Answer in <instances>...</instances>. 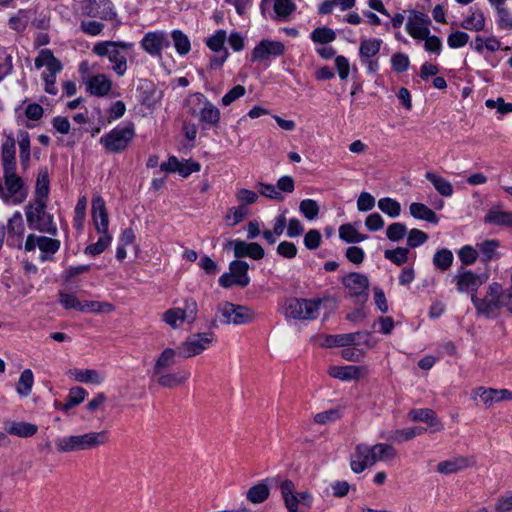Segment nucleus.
Wrapping results in <instances>:
<instances>
[{"instance_id":"obj_1","label":"nucleus","mask_w":512,"mask_h":512,"mask_svg":"<svg viewBox=\"0 0 512 512\" xmlns=\"http://www.w3.org/2000/svg\"><path fill=\"white\" fill-rule=\"evenodd\" d=\"M396 456L397 452L390 444L378 443L374 446L358 444L351 456L350 466L354 473H361L378 461L392 460Z\"/></svg>"},{"instance_id":"obj_2","label":"nucleus","mask_w":512,"mask_h":512,"mask_svg":"<svg viewBox=\"0 0 512 512\" xmlns=\"http://www.w3.org/2000/svg\"><path fill=\"white\" fill-rule=\"evenodd\" d=\"M109 441L108 432H88L79 435L59 437L55 440L56 449L59 453H72L84 450L96 449Z\"/></svg>"},{"instance_id":"obj_3","label":"nucleus","mask_w":512,"mask_h":512,"mask_svg":"<svg viewBox=\"0 0 512 512\" xmlns=\"http://www.w3.org/2000/svg\"><path fill=\"white\" fill-rule=\"evenodd\" d=\"M133 48L132 43L123 41H102L93 46L92 51L100 56L107 57L113 64L112 69L118 76H123L127 70L125 51Z\"/></svg>"},{"instance_id":"obj_4","label":"nucleus","mask_w":512,"mask_h":512,"mask_svg":"<svg viewBox=\"0 0 512 512\" xmlns=\"http://www.w3.org/2000/svg\"><path fill=\"white\" fill-rule=\"evenodd\" d=\"M47 201L33 202L26 206V220L31 229L55 236L57 227L53 216L46 211Z\"/></svg>"},{"instance_id":"obj_5","label":"nucleus","mask_w":512,"mask_h":512,"mask_svg":"<svg viewBox=\"0 0 512 512\" xmlns=\"http://www.w3.org/2000/svg\"><path fill=\"white\" fill-rule=\"evenodd\" d=\"M471 301L478 314L487 318L495 317L497 310L504 307L503 288L499 283L494 282L488 286L484 298L479 299L473 294Z\"/></svg>"},{"instance_id":"obj_6","label":"nucleus","mask_w":512,"mask_h":512,"mask_svg":"<svg viewBox=\"0 0 512 512\" xmlns=\"http://www.w3.org/2000/svg\"><path fill=\"white\" fill-rule=\"evenodd\" d=\"M43 66L46 67V71L42 73L45 82V91L51 95H56L58 92L55 86L56 75L62 70V64L53 55L51 50L43 49L35 59V67L39 69Z\"/></svg>"},{"instance_id":"obj_7","label":"nucleus","mask_w":512,"mask_h":512,"mask_svg":"<svg viewBox=\"0 0 512 512\" xmlns=\"http://www.w3.org/2000/svg\"><path fill=\"white\" fill-rule=\"evenodd\" d=\"M216 318L223 324L243 325L255 319V312L247 306L226 301L218 304Z\"/></svg>"},{"instance_id":"obj_8","label":"nucleus","mask_w":512,"mask_h":512,"mask_svg":"<svg viewBox=\"0 0 512 512\" xmlns=\"http://www.w3.org/2000/svg\"><path fill=\"white\" fill-rule=\"evenodd\" d=\"M134 136L133 124L117 126L100 138V144L110 153H119L127 149Z\"/></svg>"},{"instance_id":"obj_9","label":"nucleus","mask_w":512,"mask_h":512,"mask_svg":"<svg viewBox=\"0 0 512 512\" xmlns=\"http://www.w3.org/2000/svg\"><path fill=\"white\" fill-rule=\"evenodd\" d=\"M320 304V300L290 298L284 304V314L287 318L312 320L316 318Z\"/></svg>"},{"instance_id":"obj_10","label":"nucleus","mask_w":512,"mask_h":512,"mask_svg":"<svg viewBox=\"0 0 512 512\" xmlns=\"http://www.w3.org/2000/svg\"><path fill=\"white\" fill-rule=\"evenodd\" d=\"M213 341V333H197L181 343L178 347V354L183 358L199 355L208 349Z\"/></svg>"},{"instance_id":"obj_11","label":"nucleus","mask_w":512,"mask_h":512,"mask_svg":"<svg viewBox=\"0 0 512 512\" xmlns=\"http://www.w3.org/2000/svg\"><path fill=\"white\" fill-rule=\"evenodd\" d=\"M430 24L431 20L427 14L417 10H411L405 28L412 38L422 40L424 37H428L430 33Z\"/></svg>"},{"instance_id":"obj_12","label":"nucleus","mask_w":512,"mask_h":512,"mask_svg":"<svg viewBox=\"0 0 512 512\" xmlns=\"http://www.w3.org/2000/svg\"><path fill=\"white\" fill-rule=\"evenodd\" d=\"M226 40L227 33L222 29L217 30L213 35L207 38L206 45L210 50L216 53V55H214L210 60L211 68L222 66L228 58L229 53L224 47Z\"/></svg>"},{"instance_id":"obj_13","label":"nucleus","mask_w":512,"mask_h":512,"mask_svg":"<svg viewBox=\"0 0 512 512\" xmlns=\"http://www.w3.org/2000/svg\"><path fill=\"white\" fill-rule=\"evenodd\" d=\"M6 190L13 197V205L20 204L27 198L28 192L24 189V182L16 173V169L3 170Z\"/></svg>"},{"instance_id":"obj_14","label":"nucleus","mask_w":512,"mask_h":512,"mask_svg":"<svg viewBox=\"0 0 512 512\" xmlns=\"http://www.w3.org/2000/svg\"><path fill=\"white\" fill-rule=\"evenodd\" d=\"M285 52V46L280 41L273 40H261L258 45L255 46L251 53V61H264L270 57H278L283 55Z\"/></svg>"},{"instance_id":"obj_15","label":"nucleus","mask_w":512,"mask_h":512,"mask_svg":"<svg viewBox=\"0 0 512 512\" xmlns=\"http://www.w3.org/2000/svg\"><path fill=\"white\" fill-rule=\"evenodd\" d=\"M342 283L348 289L350 296L368 298L369 280L364 274L350 273L343 277Z\"/></svg>"},{"instance_id":"obj_16","label":"nucleus","mask_w":512,"mask_h":512,"mask_svg":"<svg viewBox=\"0 0 512 512\" xmlns=\"http://www.w3.org/2000/svg\"><path fill=\"white\" fill-rule=\"evenodd\" d=\"M226 246L233 248L236 258L250 257L254 260H260L265 255L262 246L256 242L247 243L242 240H230Z\"/></svg>"},{"instance_id":"obj_17","label":"nucleus","mask_w":512,"mask_h":512,"mask_svg":"<svg viewBox=\"0 0 512 512\" xmlns=\"http://www.w3.org/2000/svg\"><path fill=\"white\" fill-rule=\"evenodd\" d=\"M485 280L486 279L470 270H464L463 272L458 271V273L454 276L457 290L461 293L471 292L472 295L475 294V292L485 282Z\"/></svg>"},{"instance_id":"obj_18","label":"nucleus","mask_w":512,"mask_h":512,"mask_svg":"<svg viewBox=\"0 0 512 512\" xmlns=\"http://www.w3.org/2000/svg\"><path fill=\"white\" fill-rule=\"evenodd\" d=\"M473 395L478 396L487 408L501 401L512 400V392L508 389L478 387Z\"/></svg>"},{"instance_id":"obj_19","label":"nucleus","mask_w":512,"mask_h":512,"mask_svg":"<svg viewBox=\"0 0 512 512\" xmlns=\"http://www.w3.org/2000/svg\"><path fill=\"white\" fill-rule=\"evenodd\" d=\"M358 337H365L363 341L365 345L371 346L369 343L370 333L359 331L355 333L330 335L326 338V346L328 347H345L351 345H360L361 342L357 341Z\"/></svg>"},{"instance_id":"obj_20","label":"nucleus","mask_w":512,"mask_h":512,"mask_svg":"<svg viewBox=\"0 0 512 512\" xmlns=\"http://www.w3.org/2000/svg\"><path fill=\"white\" fill-rule=\"evenodd\" d=\"M151 378L154 379L159 386L172 389L183 385L190 378V372L184 369L176 372L166 371L161 374L151 375Z\"/></svg>"},{"instance_id":"obj_21","label":"nucleus","mask_w":512,"mask_h":512,"mask_svg":"<svg viewBox=\"0 0 512 512\" xmlns=\"http://www.w3.org/2000/svg\"><path fill=\"white\" fill-rule=\"evenodd\" d=\"M166 33L163 31L148 32L141 41V47L150 55H160L164 46H168Z\"/></svg>"},{"instance_id":"obj_22","label":"nucleus","mask_w":512,"mask_h":512,"mask_svg":"<svg viewBox=\"0 0 512 512\" xmlns=\"http://www.w3.org/2000/svg\"><path fill=\"white\" fill-rule=\"evenodd\" d=\"M92 220L97 232L108 231L109 218L105 201L101 196H95L92 199Z\"/></svg>"},{"instance_id":"obj_23","label":"nucleus","mask_w":512,"mask_h":512,"mask_svg":"<svg viewBox=\"0 0 512 512\" xmlns=\"http://www.w3.org/2000/svg\"><path fill=\"white\" fill-rule=\"evenodd\" d=\"M483 221L493 226L512 228V211H505L501 205H495L487 211Z\"/></svg>"},{"instance_id":"obj_24","label":"nucleus","mask_w":512,"mask_h":512,"mask_svg":"<svg viewBox=\"0 0 512 512\" xmlns=\"http://www.w3.org/2000/svg\"><path fill=\"white\" fill-rule=\"evenodd\" d=\"M1 162L3 170L16 169V141L12 134L7 135L1 146Z\"/></svg>"},{"instance_id":"obj_25","label":"nucleus","mask_w":512,"mask_h":512,"mask_svg":"<svg viewBox=\"0 0 512 512\" xmlns=\"http://www.w3.org/2000/svg\"><path fill=\"white\" fill-rule=\"evenodd\" d=\"M4 430L7 434L27 438L35 435L38 431V427L35 424L23 421H5Z\"/></svg>"},{"instance_id":"obj_26","label":"nucleus","mask_w":512,"mask_h":512,"mask_svg":"<svg viewBox=\"0 0 512 512\" xmlns=\"http://www.w3.org/2000/svg\"><path fill=\"white\" fill-rule=\"evenodd\" d=\"M177 351L172 348H165L155 360L152 375L169 371L176 364Z\"/></svg>"},{"instance_id":"obj_27","label":"nucleus","mask_w":512,"mask_h":512,"mask_svg":"<svg viewBox=\"0 0 512 512\" xmlns=\"http://www.w3.org/2000/svg\"><path fill=\"white\" fill-rule=\"evenodd\" d=\"M112 83L105 74H97L87 81L88 91L97 97H103L111 90Z\"/></svg>"},{"instance_id":"obj_28","label":"nucleus","mask_w":512,"mask_h":512,"mask_svg":"<svg viewBox=\"0 0 512 512\" xmlns=\"http://www.w3.org/2000/svg\"><path fill=\"white\" fill-rule=\"evenodd\" d=\"M364 370L360 366H331L328 369V374L342 381L356 380L361 376Z\"/></svg>"},{"instance_id":"obj_29","label":"nucleus","mask_w":512,"mask_h":512,"mask_svg":"<svg viewBox=\"0 0 512 512\" xmlns=\"http://www.w3.org/2000/svg\"><path fill=\"white\" fill-rule=\"evenodd\" d=\"M249 264L243 260H234L229 264V272L235 278L238 286L246 287L250 283L248 276Z\"/></svg>"},{"instance_id":"obj_30","label":"nucleus","mask_w":512,"mask_h":512,"mask_svg":"<svg viewBox=\"0 0 512 512\" xmlns=\"http://www.w3.org/2000/svg\"><path fill=\"white\" fill-rule=\"evenodd\" d=\"M87 14L104 20H113L116 17V12L110 0H94V7Z\"/></svg>"},{"instance_id":"obj_31","label":"nucleus","mask_w":512,"mask_h":512,"mask_svg":"<svg viewBox=\"0 0 512 512\" xmlns=\"http://www.w3.org/2000/svg\"><path fill=\"white\" fill-rule=\"evenodd\" d=\"M70 376L77 382L91 383L99 385L104 381V375L94 369H73L70 370Z\"/></svg>"},{"instance_id":"obj_32","label":"nucleus","mask_w":512,"mask_h":512,"mask_svg":"<svg viewBox=\"0 0 512 512\" xmlns=\"http://www.w3.org/2000/svg\"><path fill=\"white\" fill-rule=\"evenodd\" d=\"M485 25L486 19L484 13L480 9H471V14L461 22V27L463 29L475 32L484 30Z\"/></svg>"},{"instance_id":"obj_33","label":"nucleus","mask_w":512,"mask_h":512,"mask_svg":"<svg viewBox=\"0 0 512 512\" xmlns=\"http://www.w3.org/2000/svg\"><path fill=\"white\" fill-rule=\"evenodd\" d=\"M425 432V429L422 427H411V428H405V429H398L395 431H391L387 436L382 435V437L386 438L387 440L396 442V443H402L408 440L413 439L417 435H421Z\"/></svg>"},{"instance_id":"obj_34","label":"nucleus","mask_w":512,"mask_h":512,"mask_svg":"<svg viewBox=\"0 0 512 512\" xmlns=\"http://www.w3.org/2000/svg\"><path fill=\"white\" fill-rule=\"evenodd\" d=\"M469 466L468 459L465 457H455L442 461L437 465V471L441 474H452L461 471Z\"/></svg>"},{"instance_id":"obj_35","label":"nucleus","mask_w":512,"mask_h":512,"mask_svg":"<svg viewBox=\"0 0 512 512\" xmlns=\"http://www.w3.org/2000/svg\"><path fill=\"white\" fill-rule=\"evenodd\" d=\"M196 118H198L201 123L216 126L220 121V111L213 103L208 101L204 103L203 108Z\"/></svg>"},{"instance_id":"obj_36","label":"nucleus","mask_w":512,"mask_h":512,"mask_svg":"<svg viewBox=\"0 0 512 512\" xmlns=\"http://www.w3.org/2000/svg\"><path fill=\"white\" fill-rule=\"evenodd\" d=\"M425 178L433 184L434 188L440 195L450 197L453 194V185L442 176L434 172H427L425 174Z\"/></svg>"},{"instance_id":"obj_37","label":"nucleus","mask_w":512,"mask_h":512,"mask_svg":"<svg viewBox=\"0 0 512 512\" xmlns=\"http://www.w3.org/2000/svg\"><path fill=\"white\" fill-rule=\"evenodd\" d=\"M409 417L413 421H420L427 423L431 427H436V430H441L442 426L431 409H414L409 412Z\"/></svg>"},{"instance_id":"obj_38","label":"nucleus","mask_w":512,"mask_h":512,"mask_svg":"<svg viewBox=\"0 0 512 512\" xmlns=\"http://www.w3.org/2000/svg\"><path fill=\"white\" fill-rule=\"evenodd\" d=\"M49 194V176L47 169L39 171L36 186L34 202L47 201Z\"/></svg>"},{"instance_id":"obj_39","label":"nucleus","mask_w":512,"mask_h":512,"mask_svg":"<svg viewBox=\"0 0 512 512\" xmlns=\"http://www.w3.org/2000/svg\"><path fill=\"white\" fill-rule=\"evenodd\" d=\"M381 39H362L359 47V56L361 60H369L376 56L381 48Z\"/></svg>"},{"instance_id":"obj_40","label":"nucleus","mask_w":512,"mask_h":512,"mask_svg":"<svg viewBox=\"0 0 512 512\" xmlns=\"http://www.w3.org/2000/svg\"><path fill=\"white\" fill-rule=\"evenodd\" d=\"M410 214L417 219L425 220L429 223L436 224L438 217L436 213L425 204L414 202L410 205Z\"/></svg>"},{"instance_id":"obj_41","label":"nucleus","mask_w":512,"mask_h":512,"mask_svg":"<svg viewBox=\"0 0 512 512\" xmlns=\"http://www.w3.org/2000/svg\"><path fill=\"white\" fill-rule=\"evenodd\" d=\"M499 247V241L498 240H486L480 244H477V250L478 253L481 255V260L483 262H489L493 258H496L497 255V248Z\"/></svg>"},{"instance_id":"obj_42","label":"nucleus","mask_w":512,"mask_h":512,"mask_svg":"<svg viewBox=\"0 0 512 512\" xmlns=\"http://www.w3.org/2000/svg\"><path fill=\"white\" fill-rule=\"evenodd\" d=\"M339 237L347 243H358L367 239V235L359 233L351 224L340 226Z\"/></svg>"},{"instance_id":"obj_43","label":"nucleus","mask_w":512,"mask_h":512,"mask_svg":"<svg viewBox=\"0 0 512 512\" xmlns=\"http://www.w3.org/2000/svg\"><path fill=\"white\" fill-rule=\"evenodd\" d=\"M209 100L200 92L190 94L186 99L187 112L193 117H197L200 110L203 108L204 103Z\"/></svg>"},{"instance_id":"obj_44","label":"nucleus","mask_w":512,"mask_h":512,"mask_svg":"<svg viewBox=\"0 0 512 512\" xmlns=\"http://www.w3.org/2000/svg\"><path fill=\"white\" fill-rule=\"evenodd\" d=\"M269 488L265 483L252 486L246 493L247 499L255 504L264 502L269 497Z\"/></svg>"},{"instance_id":"obj_45","label":"nucleus","mask_w":512,"mask_h":512,"mask_svg":"<svg viewBox=\"0 0 512 512\" xmlns=\"http://www.w3.org/2000/svg\"><path fill=\"white\" fill-rule=\"evenodd\" d=\"M98 233L101 234V237L98 239L96 243L88 245L85 248L84 252L86 254L97 256L104 252L107 249V247L111 244L112 236L108 233V231Z\"/></svg>"},{"instance_id":"obj_46","label":"nucleus","mask_w":512,"mask_h":512,"mask_svg":"<svg viewBox=\"0 0 512 512\" xmlns=\"http://www.w3.org/2000/svg\"><path fill=\"white\" fill-rule=\"evenodd\" d=\"M34 384L33 372L30 369H25L18 380L16 390L21 396H28Z\"/></svg>"},{"instance_id":"obj_47","label":"nucleus","mask_w":512,"mask_h":512,"mask_svg":"<svg viewBox=\"0 0 512 512\" xmlns=\"http://www.w3.org/2000/svg\"><path fill=\"white\" fill-rule=\"evenodd\" d=\"M24 222L20 212H15L13 216L8 220L7 230L9 238L17 237L20 239L24 233Z\"/></svg>"},{"instance_id":"obj_48","label":"nucleus","mask_w":512,"mask_h":512,"mask_svg":"<svg viewBox=\"0 0 512 512\" xmlns=\"http://www.w3.org/2000/svg\"><path fill=\"white\" fill-rule=\"evenodd\" d=\"M453 259V253L449 249H441L434 254L433 264L437 269L446 271L451 267Z\"/></svg>"},{"instance_id":"obj_49","label":"nucleus","mask_w":512,"mask_h":512,"mask_svg":"<svg viewBox=\"0 0 512 512\" xmlns=\"http://www.w3.org/2000/svg\"><path fill=\"white\" fill-rule=\"evenodd\" d=\"M171 37L177 52L180 55H186L191 50V43L186 34L180 30H173Z\"/></svg>"},{"instance_id":"obj_50","label":"nucleus","mask_w":512,"mask_h":512,"mask_svg":"<svg viewBox=\"0 0 512 512\" xmlns=\"http://www.w3.org/2000/svg\"><path fill=\"white\" fill-rule=\"evenodd\" d=\"M378 208L392 218L398 217L401 213L400 203L389 197L379 199Z\"/></svg>"},{"instance_id":"obj_51","label":"nucleus","mask_w":512,"mask_h":512,"mask_svg":"<svg viewBox=\"0 0 512 512\" xmlns=\"http://www.w3.org/2000/svg\"><path fill=\"white\" fill-rule=\"evenodd\" d=\"M311 40L318 44H328L336 39V33L328 27H318L311 33Z\"/></svg>"},{"instance_id":"obj_52","label":"nucleus","mask_w":512,"mask_h":512,"mask_svg":"<svg viewBox=\"0 0 512 512\" xmlns=\"http://www.w3.org/2000/svg\"><path fill=\"white\" fill-rule=\"evenodd\" d=\"M280 492L283 498L285 507L297 503V495L295 485L291 480H284L280 484Z\"/></svg>"},{"instance_id":"obj_53","label":"nucleus","mask_w":512,"mask_h":512,"mask_svg":"<svg viewBox=\"0 0 512 512\" xmlns=\"http://www.w3.org/2000/svg\"><path fill=\"white\" fill-rule=\"evenodd\" d=\"M18 141L20 148V159L22 165H27L30 160V137L27 131L21 130L18 133Z\"/></svg>"},{"instance_id":"obj_54","label":"nucleus","mask_w":512,"mask_h":512,"mask_svg":"<svg viewBox=\"0 0 512 512\" xmlns=\"http://www.w3.org/2000/svg\"><path fill=\"white\" fill-rule=\"evenodd\" d=\"M162 320L173 329H177L185 322L180 308H171L162 314Z\"/></svg>"},{"instance_id":"obj_55","label":"nucleus","mask_w":512,"mask_h":512,"mask_svg":"<svg viewBox=\"0 0 512 512\" xmlns=\"http://www.w3.org/2000/svg\"><path fill=\"white\" fill-rule=\"evenodd\" d=\"M86 207H87V199L85 196H82L78 199L75 211H74V219L73 224L77 230H82L84 225V220L86 216Z\"/></svg>"},{"instance_id":"obj_56","label":"nucleus","mask_w":512,"mask_h":512,"mask_svg":"<svg viewBox=\"0 0 512 512\" xmlns=\"http://www.w3.org/2000/svg\"><path fill=\"white\" fill-rule=\"evenodd\" d=\"M409 250L404 247H397L393 250H386L384 257L396 265H402L408 260Z\"/></svg>"},{"instance_id":"obj_57","label":"nucleus","mask_w":512,"mask_h":512,"mask_svg":"<svg viewBox=\"0 0 512 512\" xmlns=\"http://www.w3.org/2000/svg\"><path fill=\"white\" fill-rule=\"evenodd\" d=\"M299 210L308 220H313L319 214V205L315 200L304 199L300 202Z\"/></svg>"},{"instance_id":"obj_58","label":"nucleus","mask_w":512,"mask_h":512,"mask_svg":"<svg viewBox=\"0 0 512 512\" xmlns=\"http://www.w3.org/2000/svg\"><path fill=\"white\" fill-rule=\"evenodd\" d=\"M182 310L183 318L188 324L195 322L198 313L197 302L193 298H188L184 301V307Z\"/></svg>"},{"instance_id":"obj_59","label":"nucleus","mask_w":512,"mask_h":512,"mask_svg":"<svg viewBox=\"0 0 512 512\" xmlns=\"http://www.w3.org/2000/svg\"><path fill=\"white\" fill-rule=\"evenodd\" d=\"M407 233V227L403 223L395 222L386 229V236L389 240L397 242L403 239Z\"/></svg>"},{"instance_id":"obj_60","label":"nucleus","mask_w":512,"mask_h":512,"mask_svg":"<svg viewBox=\"0 0 512 512\" xmlns=\"http://www.w3.org/2000/svg\"><path fill=\"white\" fill-rule=\"evenodd\" d=\"M478 255V250L470 245H465L458 251V257L465 266L472 265L477 260Z\"/></svg>"},{"instance_id":"obj_61","label":"nucleus","mask_w":512,"mask_h":512,"mask_svg":"<svg viewBox=\"0 0 512 512\" xmlns=\"http://www.w3.org/2000/svg\"><path fill=\"white\" fill-rule=\"evenodd\" d=\"M39 241L38 248L46 254H55L61 245L59 240L46 236H40Z\"/></svg>"},{"instance_id":"obj_62","label":"nucleus","mask_w":512,"mask_h":512,"mask_svg":"<svg viewBox=\"0 0 512 512\" xmlns=\"http://www.w3.org/2000/svg\"><path fill=\"white\" fill-rule=\"evenodd\" d=\"M295 8V4L291 0H276L274 3V11L280 18L289 16Z\"/></svg>"},{"instance_id":"obj_63","label":"nucleus","mask_w":512,"mask_h":512,"mask_svg":"<svg viewBox=\"0 0 512 512\" xmlns=\"http://www.w3.org/2000/svg\"><path fill=\"white\" fill-rule=\"evenodd\" d=\"M427 240H428V235L425 232L414 228V229H411L408 233L407 245L410 248H416V247L422 245L423 243H425Z\"/></svg>"},{"instance_id":"obj_64","label":"nucleus","mask_w":512,"mask_h":512,"mask_svg":"<svg viewBox=\"0 0 512 512\" xmlns=\"http://www.w3.org/2000/svg\"><path fill=\"white\" fill-rule=\"evenodd\" d=\"M495 512L512 511V491L499 497L494 505Z\"/></svg>"}]
</instances>
